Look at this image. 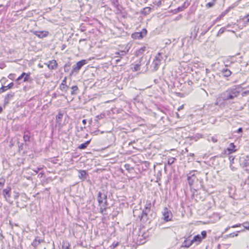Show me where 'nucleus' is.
Instances as JSON below:
<instances>
[{
	"instance_id": "nucleus-1",
	"label": "nucleus",
	"mask_w": 249,
	"mask_h": 249,
	"mask_svg": "<svg viewBox=\"0 0 249 249\" xmlns=\"http://www.w3.org/2000/svg\"><path fill=\"white\" fill-rule=\"evenodd\" d=\"M239 93L240 91L236 88L231 89L223 93L221 95V98L224 101L232 100L237 97L239 95Z\"/></svg>"
},
{
	"instance_id": "nucleus-2",
	"label": "nucleus",
	"mask_w": 249,
	"mask_h": 249,
	"mask_svg": "<svg viewBox=\"0 0 249 249\" xmlns=\"http://www.w3.org/2000/svg\"><path fill=\"white\" fill-rule=\"evenodd\" d=\"M206 231H201L200 234L195 235L192 239L193 244L196 243V245L199 244L201 242L202 240L206 237Z\"/></svg>"
},
{
	"instance_id": "nucleus-3",
	"label": "nucleus",
	"mask_w": 249,
	"mask_h": 249,
	"mask_svg": "<svg viewBox=\"0 0 249 249\" xmlns=\"http://www.w3.org/2000/svg\"><path fill=\"white\" fill-rule=\"evenodd\" d=\"M162 214L163 215V219L166 222L171 221L172 220L173 215L172 213L167 208L165 207L162 212Z\"/></svg>"
},
{
	"instance_id": "nucleus-4",
	"label": "nucleus",
	"mask_w": 249,
	"mask_h": 249,
	"mask_svg": "<svg viewBox=\"0 0 249 249\" xmlns=\"http://www.w3.org/2000/svg\"><path fill=\"white\" fill-rule=\"evenodd\" d=\"M161 53H159L158 56H156L152 64L153 69L155 71H157L160 65L161 61L162 60V58L161 56Z\"/></svg>"
},
{
	"instance_id": "nucleus-5",
	"label": "nucleus",
	"mask_w": 249,
	"mask_h": 249,
	"mask_svg": "<svg viewBox=\"0 0 249 249\" xmlns=\"http://www.w3.org/2000/svg\"><path fill=\"white\" fill-rule=\"evenodd\" d=\"M86 63V60L84 59L78 61L75 65L73 66L71 73L78 71Z\"/></svg>"
},
{
	"instance_id": "nucleus-6",
	"label": "nucleus",
	"mask_w": 249,
	"mask_h": 249,
	"mask_svg": "<svg viewBox=\"0 0 249 249\" xmlns=\"http://www.w3.org/2000/svg\"><path fill=\"white\" fill-rule=\"evenodd\" d=\"M11 188L10 187H7L6 188L4 189L2 191V195L3 196L5 200L7 202L9 201V199L11 197Z\"/></svg>"
},
{
	"instance_id": "nucleus-7",
	"label": "nucleus",
	"mask_w": 249,
	"mask_h": 249,
	"mask_svg": "<svg viewBox=\"0 0 249 249\" xmlns=\"http://www.w3.org/2000/svg\"><path fill=\"white\" fill-rule=\"evenodd\" d=\"M107 196L106 194H103L102 193L99 192L97 196V200L98 202L99 203V204H101L102 203H103V201L105 200L104 203L106 205H107Z\"/></svg>"
},
{
	"instance_id": "nucleus-8",
	"label": "nucleus",
	"mask_w": 249,
	"mask_h": 249,
	"mask_svg": "<svg viewBox=\"0 0 249 249\" xmlns=\"http://www.w3.org/2000/svg\"><path fill=\"white\" fill-rule=\"evenodd\" d=\"M195 172L196 171H192L188 175L187 180L188 184L190 186L193 185L196 178Z\"/></svg>"
},
{
	"instance_id": "nucleus-9",
	"label": "nucleus",
	"mask_w": 249,
	"mask_h": 249,
	"mask_svg": "<svg viewBox=\"0 0 249 249\" xmlns=\"http://www.w3.org/2000/svg\"><path fill=\"white\" fill-rule=\"evenodd\" d=\"M191 236H189L188 237L185 238V239L182 243L181 247L189 248L193 244L192 239L191 240L190 239Z\"/></svg>"
},
{
	"instance_id": "nucleus-10",
	"label": "nucleus",
	"mask_w": 249,
	"mask_h": 249,
	"mask_svg": "<svg viewBox=\"0 0 249 249\" xmlns=\"http://www.w3.org/2000/svg\"><path fill=\"white\" fill-rule=\"evenodd\" d=\"M149 211H150L143 209L141 215L139 216L141 220L146 221L148 220V213L149 212Z\"/></svg>"
},
{
	"instance_id": "nucleus-11",
	"label": "nucleus",
	"mask_w": 249,
	"mask_h": 249,
	"mask_svg": "<svg viewBox=\"0 0 249 249\" xmlns=\"http://www.w3.org/2000/svg\"><path fill=\"white\" fill-rule=\"evenodd\" d=\"M49 69L54 70L57 67V63L54 60L50 61L48 64H46Z\"/></svg>"
},
{
	"instance_id": "nucleus-12",
	"label": "nucleus",
	"mask_w": 249,
	"mask_h": 249,
	"mask_svg": "<svg viewBox=\"0 0 249 249\" xmlns=\"http://www.w3.org/2000/svg\"><path fill=\"white\" fill-rule=\"evenodd\" d=\"M236 151L235 149V146L233 143H231L229 147L227 148L226 151L228 152V154H231L235 152Z\"/></svg>"
},
{
	"instance_id": "nucleus-13",
	"label": "nucleus",
	"mask_w": 249,
	"mask_h": 249,
	"mask_svg": "<svg viewBox=\"0 0 249 249\" xmlns=\"http://www.w3.org/2000/svg\"><path fill=\"white\" fill-rule=\"evenodd\" d=\"M35 35L39 38H43L46 37L48 35V32L46 31L37 32L35 33Z\"/></svg>"
},
{
	"instance_id": "nucleus-14",
	"label": "nucleus",
	"mask_w": 249,
	"mask_h": 249,
	"mask_svg": "<svg viewBox=\"0 0 249 249\" xmlns=\"http://www.w3.org/2000/svg\"><path fill=\"white\" fill-rule=\"evenodd\" d=\"M14 86V83L13 82L10 83L8 86H2L0 88V93H2L5 91H6L8 89H12Z\"/></svg>"
},
{
	"instance_id": "nucleus-15",
	"label": "nucleus",
	"mask_w": 249,
	"mask_h": 249,
	"mask_svg": "<svg viewBox=\"0 0 249 249\" xmlns=\"http://www.w3.org/2000/svg\"><path fill=\"white\" fill-rule=\"evenodd\" d=\"M15 95L14 92H10L8 94H7L4 98V104H7L9 103L10 100L12 99Z\"/></svg>"
},
{
	"instance_id": "nucleus-16",
	"label": "nucleus",
	"mask_w": 249,
	"mask_h": 249,
	"mask_svg": "<svg viewBox=\"0 0 249 249\" xmlns=\"http://www.w3.org/2000/svg\"><path fill=\"white\" fill-rule=\"evenodd\" d=\"M221 73L225 77H229L231 74V71L227 68L223 69L221 70Z\"/></svg>"
},
{
	"instance_id": "nucleus-17",
	"label": "nucleus",
	"mask_w": 249,
	"mask_h": 249,
	"mask_svg": "<svg viewBox=\"0 0 249 249\" xmlns=\"http://www.w3.org/2000/svg\"><path fill=\"white\" fill-rule=\"evenodd\" d=\"M132 36L133 38L135 39H142L143 37V35H142V33H135L134 34H133L132 35Z\"/></svg>"
},
{
	"instance_id": "nucleus-18",
	"label": "nucleus",
	"mask_w": 249,
	"mask_h": 249,
	"mask_svg": "<svg viewBox=\"0 0 249 249\" xmlns=\"http://www.w3.org/2000/svg\"><path fill=\"white\" fill-rule=\"evenodd\" d=\"M151 10V8L150 7H146L142 9V10L141 11V13L144 15H146L150 13Z\"/></svg>"
},
{
	"instance_id": "nucleus-19",
	"label": "nucleus",
	"mask_w": 249,
	"mask_h": 249,
	"mask_svg": "<svg viewBox=\"0 0 249 249\" xmlns=\"http://www.w3.org/2000/svg\"><path fill=\"white\" fill-rule=\"evenodd\" d=\"M91 140H89V141H86L84 143H83L81 144L79 146L78 148L81 149H84L87 148L88 145L89 144Z\"/></svg>"
},
{
	"instance_id": "nucleus-20",
	"label": "nucleus",
	"mask_w": 249,
	"mask_h": 249,
	"mask_svg": "<svg viewBox=\"0 0 249 249\" xmlns=\"http://www.w3.org/2000/svg\"><path fill=\"white\" fill-rule=\"evenodd\" d=\"M151 207V203L150 200H146L145 202V204L144 206V208L143 209L147 210L148 211L150 210Z\"/></svg>"
},
{
	"instance_id": "nucleus-21",
	"label": "nucleus",
	"mask_w": 249,
	"mask_h": 249,
	"mask_svg": "<svg viewBox=\"0 0 249 249\" xmlns=\"http://www.w3.org/2000/svg\"><path fill=\"white\" fill-rule=\"evenodd\" d=\"M71 89L72 90V91H71V95L75 94L76 91L78 89V88L77 86H73Z\"/></svg>"
},
{
	"instance_id": "nucleus-22",
	"label": "nucleus",
	"mask_w": 249,
	"mask_h": 249,
	"mask_svg": "<svg viewBox=\"0 0 249 249\" xmlns=\"http://www.w3.org/2000/svg\"><path fill=\"white\" fill-rule=\"evenodd\" d=\"M216 0H213L212 1L209 2L206 4V7L208 8H211L213 7L215 4Z\"/></svg>"
},
{
	"instance_id": "nucleus-23",
	"label": "nucleus",
	"mask_w": 249,
	"mask_h": 249,
	"mask_svg": "<svg viewBox=\"0 0 249 249\" xmlns=\"http://www.w3.org/2000/svg\"><path fill=\"white\" fill-rule=\"evenodd\" d=\"M5 178H0V190L3 187L4 185L5 184Z\"/></svg>"
},
{
	"instance_id": "nucleus-24",
	"label": "nucleus",
	"mask_w": 249,
	"mask_h": 249,
	"mask_svg": "<svg viewBox=\"0 0 249 249\" xmlns=\"http://www.w3.org/2000/svg\"><path fill=\"white\" fill-rule=\"evenodd\" d=\"M68 88V87L66 85H64V84H61V85L60 86V89L61 90L65 92L67 91Z\"/></svg>"
},
{
	"instance_id": "nucleus-25",
	"label": "nucleus",
	"mask_w": 249,
	"mask_h": 249,
	"mask_svg": "<svg viewBox=\"0 0 249 249\" xmlns=\"http://www.w3.org/2000/svg\"><path fill=\"white\" fill-rule=\"evenodd\" d=\"M86 176V172L84 170H81L80 171V175H79L80 178H85Z\"/></svg>"
},
{
	"instance_id": "nucleus-26",
	"label": "nucleus",
	"mask_w": 249,
	"mask_h": 249,
	"mask_svg": "<svg viewBox=\"0 0 249 249\" xmlns=\"http://www.w3.org/2000/svg\"><path fill=\"white\" fill-rule=\"evenodd\" d=\"M175 160L176 159L174 158L171 157L169 158L168 160V164L169 165L172 164L175 162Z\"/></svg>"
},
{
	"instance_id": "nucleus-27",
	"label": "nucleus",
	"mask_w": 249,
	"mask_h": 249,
	"mask_svg": "<svg viewBox=\"0 0 249 249\" xmlns=\"http://www.w3.org/2000/svg\"><path fill=\"white\" fill-rule=\"evenodd\" d=\"M70 69V64H66L64 66V71L65 72H68Z\"/></svg>"
},
{
	"instance_id": "nucleus-28",
	"label": "nucleus",
	"mask_w": 249,
	"mask_h": 249,
	"mask_svg": "<svg viewBox=\"0 0 249 249\" xmlns=\"http://www.w3.org/2000/svg\"><path fill=\"white\" fill-rule=\"evenodd\" d=\"M63 113L61 112H59L56 117V119L57 120H61L62 119V118L63 117Z\"/></svg>"
},
{
	"instance_id": "nucleus-29",
	"label": "nucleus",
	"mask_w": 249,
	"mask_h": 249,
	"mask_svg": "<svg viewBox=\"0 0 249 249\" xmlns=\"http://www.w3.org/2000/svg\"><path fill=\"white\" fill-rule=\"evenodd\" d=\"M209 141H212L213 142H217V139L215 136L211 137L209 139Z\"/></svg>"
},
{
	"instance_id": "nucleus-30",
	"label": "nucleus",
	"mask_w": 249,
	"mask_h": 249,
	"mask_svg": "<svg viewBox=\"0 0 249 249\" xmlns=\"http://www.w3.org/2000/svg\"><path fill=\"white\" fill-rule=\"evenodd\" d=\"M140 65L139 64H136L135 65L134 67L133 71H137L140 70Z\"/></svg>"
},
{
	"instance_id": "nucleus-31",
	"label": "nucleus",
	"mask_w": 249,
	"mask_h": 249,
	"mask_svg": "<svg viewBox=\"0 0 249 249\" xmlns=\"http://www.w3.org/2000/svg\"><path fill=\"white\" fill-rule=\"evenodd\" d=\"M30 136H28V135H26V134H24V135L23 136V140L25 142H28L30 141Z\"/></svg>"
},
{
	"instance_id": "nucleus-32",
	"label": "nucleus",
	"mask_w": 249,
	"mask_h": 249,
	"mask_svg": "<svg viewBox=\"0 0 249 249\" xmlns=\"http://www.w3.org/2000/svg\"><path fill=\"white\" fill-rule=\"evenodd\" d=\"M30 75V73H26V74H25V77L24 78V82H26V81H29V76Z\"/></svg>"
},
{
	"instance_id": "nucleus-33",
	"label": "nucleus",
	"mask_w": 249,
	"mask_h": 249,
	"mask_svg": "<svg viewBox=\"0 0 249 249\" xmlns=\"http://www.w3.org/2000/svg\"><path fill=\"white\" fill-rule=\"evenodd\" d=\"M26 74V73L23 72L17 79V81H19L21 80L25 75Z\"/></svg>"
},
{
	"instance_id": "nucleus-34",
	"label": "nucleus",
	"mask_w": 249,
	"mask_h": 249,
	"mask_svg": "<svg viewBox=\"0 0 249 249\" xmlns=\"http://www.w3.org/2000/svg\"><path fill=\"white\" fill-rule=\"evenodd\" d=\"M225 31V29L224 28H221L218 31L217 36H219L220 34H222Z\"/></svg>"
},
{
	"instance_id": "nucleus-35",
	"label": "nucleus",
	"mask_w": 249,
	"mask_h": 249,
	"mask_svg": "<svg viewBox=\"0 0 249 249\" xmlns=\"http://www.w3.org/2000/svg\"><path fill=\"white\" fill-rule=\"evenodd\" d=\"M112 3L114 6H116L118 5V0H112Z\"/></svg>"
},
{
	"instance_id": "nucleus-36",
	"label": "nucleus",
	"mask_w": 249,
	"mask_h": 249,
	"mask_svg": "<svg viewBox=\"0 0 249 249\" xmlns=\"http://www.w3.org/2000/svg\"><path fill=\"white\" fill-rule=\"evenodd\" d=\"M107 208L106 207L102 208L101 207L100 208V213L102 214H105L104 212L106 211Z\"/></svg>"
},
{
	"instance_id": "nucleus-37",
	"label": "nucleus",
	"mask_w": 249,
	"mask_h": 249,
	"mask_svg": "<svg viewBox=\"0 0 249 249\" xmlns=\"http://www.w3.org/2000/svg\"><path fill=\"white\" fill-rule=\"evenodd\" d=\"M146 47H144V46L142 47L140 49L139 52L140 53H142L146 50Z\"/></svg>"
},
{
	"instance_id": "nucleus-38",
	"label": "nucleus",
	"mask_w": 249,
	"mask_h": 249,
	"mask_svg": "<svg viewBox=\"0 0 249 249\" xmlns=\"http://www.w3.org/2000/svg\"><path fill=\"white\" fill-rule=\"evenodd\" d=\"M183 7L181 6V7H178L177 9V12H179V11H182L183 10Z\"/></svg>"
},
{
	"instance_id": "nucleus-39",
	"label": "nucleus",
	"mask_w": 249,
	"mask_h": 249,
	"mask_svg": "<svg viewBox=\"0 0 249 249\" xmlns=\"http://www.w3.org/2000/svg\"><path fill=\"white\" fill-rule=\"evenodd\" d=\"M242 131H243L242 128L240 127V128H239L237 129V130L236 132H237V133H242Z\"/></svg>"
},
{
	"instance_id": "nucleus-40",
	"label": "nucleus",
	"mask_w": 249,
	"mask_h": 249,
	"mask_svg": "<svg viewBox=\"0 0 249 249\" xmlns=\"http://www.w3.org/2000/svg\"><path fill=\"white\" fill-rule=\"evenodd\" d=\"M66 80H67V78L65 77L64 79L62 80L61 84H64V85H66Z\"/></svg>"
},
{
	"instance_id": "nucleus-41",
	"label": "nucleus",
	"mask_w": 249,
	"mask_h": 249,
	"mask_svg": "<svg viewBox=\"0 0 249 249\" xmlns=\"http://www.w3.org/2000/svg\"><path fill=\"white\" fill-rule=\"evenodd\" d=\"M19 197V194L18 193H16V194L14 196V199H17Z\"/></svg>"
},
{
	"instance_id": "nucleus-42",
	"label": "nucleus",
	"mask_w": 249,
	"mask_h": 249,
	"mask_svg": "<svg viewBox=\"0 0 249 249\" xmlns=\"http://www.w3.org/2000/svg\"><path fill=\"white\" fill-rule=\"evenodd\" d=\"M118 245V243L117 242L116 243H113L112 244V247L113 249L115 248Z\"/></svg>"
},
{
	"instance_id": "nucleus-43",
	"label": "nucleus",
	"mask_w": 249,
	"mask_h": 249,
	"mask_svg": "<svg viewBox=\"0 0 249 249\" xmlns=\"http://www.w3.org/2000/svg\"><path fill=\"white\" fill-rule=\"evenodd\" d=\"M115 58H118L117 59H116L115 61H116V62L117 64L118 63V62H120L121 60L119 58L118 56H115Z\"/></svg>"
},
{
	"instance_id": "nucleus-44",
	"label": "nucleus",
	"mask_w": 249,
	"mask_h": 249,
	"mask_svg": "<svg viewBox=\"0 0 249 249\" xmlns=\"http://www.w3.org/2000/svg\"><path fill=\"white\" fill-rule=\"evenodd\" d=\"M141 33H142L143 35V34L144 35H146L147 33V30L145 29H143Z\"/></svg>"
},
{
	"instance_id": "nucleus-45",
	"label": "nucleus",
	"mask_w": 249,
	"mask_h": 249,
	"mask_svg": "<svg viewBox=\"0 0 249 249\" xmlns=\"http://www.w3.org/2000/svg\"><path fill=\"white\" fill-rule=\"evenodd\" d=\"M41 168H37L36 169H34L33 171L36 173H37L39 170H40Z\"/></svg>"
},
{
	"instance_id": "nucleus-46",
	"label": "nucleus",
	"mask_w": 249,
	"mask_h": 249,
	"mask_svg": "<svg viewBox=\"0 0 249 249\" xmlns=\"http://www.w3.org/2000/svg\"><path fill=\"white\" fill-rule=\"evenodd\" d=\"M63 248H65V249H69V246L67 245V244L65 245V244L62 246Z\"/></svg>"
},
{
	"instance_id": "nucleus-47",
	"label": "nucleus",
	"mask_w": 249,
	"mask_h": 249,
	"mask_svg": "<svg viewBox=\"0 0 249 249\" xmlns=\"http://www.w3.org/2000/svg\"><path fill=\"white\" fill-rule=\"evenodd\" d=\"M245 18H247V22H249V14L248 15H247L245 17Z\"/></svg>"
},
{
	"instance_id": "nucleus-48",
	"label": "nucleus",
	"mask_w": 249,
	"mask_h": 249,
	"mask_svg": "<svg viewBox=\"0 0 249 249\" xmlns=\"http://www.w3.org/2000/svg\"><path fill=\"white\" fill-rule=\"evenodd\" d=\"M82 123L84 124H86V123H87V120L86 119H84L82 120Z\"/></svg>"
},
{
	"instance_id": "nucleus-49",
	"label": "nucleus",
	"mask_w": 249,
	"mask_h": 249,
	"mask_svg": "<svg viewBox=\"0 0 249 249\" xmlns=\"http://www.w3.org/2000/svg\"><path fill=\"white\" fill-rule=\"evenodd\" d=\"M239 226H240V225H234L231 226V228H235V227H238Z\"/></svg>"
},
{
	"instance_id": "nucleus-50",
	"label": "nucleus",
	"mask_w": 249,
	"mask_h": 249,
	"mask_svg": "<svg viewBox=\"0 0 249 249\" xmlns=\"http://www.w3.org/2000/svg\"><path fill=\"white\" fill-rule=\"evenodd\" d=\"M121 53H122V54H121V55H123V54L124 52H121ZM116 54H118V55H121V54H120V52H117V53H116Z\"/></svg>"
},
{
	"instance_id": "nucleus-51",
	"label": "nucleus",
	"mask_w": 249,
	"mask_h": 249,
	"mask_svg": "<svg viewBox=\"0 0 249 249\" xmlns=\"http://www.w3.org/2000/svg\"><path fill=\"white\" fill-rule=\"evenodd\" d=\"M246 166L247 165L249 164V159L246 160Z\"/></svg>"
},
{
	"instance_id": "nucleus-52",
	"label": "nucleus",
	"mask_w": 249,
	"mask_h": 249,
	"mask_svg": "<svg viewBox=\"0 0 249 249\" xmlns=\"http://www.w3.org/2000/svg\"><path fill=\"white\" fill-rule=\"evenodd\" d=\"M12 77H13V75L12 74H10L9 76H8V77L10 79H12Z\"/></svg>"
},
{
	"instance_id": "nucleus-53",
	"label": "nucleus",
	"mask_w": 249,
	"mask_h": 249,
	"mask_svg": "<svg viewBox=\"0 0 249 249\" xmlns=\"http://www.w3.org/2000/svg\"><path fill=\"white\" fill-rule=\"evenodd\" d=\"M248 93H249V91H244L243 94H247Z\"/></svg>"
},
{
	"instance_id": "nucleus-54",
	"label": "nucleus",
	"mask_w": 249,
	"mask_h": 249,
	"mask_svg": "<svg viewBox=\"0 0 249 249\" xmlns=\"http://www.w3.org/2000/svg\"><path fill=\"white\" fill-rule=\"evenodd\" d=\"M230 167H231V169L232 170H233V171H234V167H233V166H232L231 165V166H230Z\"/></svg>"
},
{
	"instance_id": "nucleus-55",
	"label": "nucleus",
	"mask_w": 249,
	"mask_h": 249,
	"mask_svg": "<svg viewBox=\"0 0 249 249\" xmlns=\"http://www.w3.org/2000/svg\"><path fill=\"white\" fill-rule=\"evenodd\" d=\"M86 40V39H81L80 40L79 42H81L82 41H84Z\"/></svg>"
},
{
	"instance_id": "nucleus-56",
	"label": "nucleus",
	"mask_w": 249,
	"mask_h": 249,
	"mask_svg": "<svg viewBox=\"0 0 249 249\" xmlns=\"http://www.w3.org/2000/svg\"><path fill=\"white\" fill-rule=\"evenodd\" d=\"M84 128H85V127H80V130L83 131L84 130Z\"/></svg>"
},
{
	"instance_id": "nucleus-57",
	"label": "nucleus",
	"mask_w": 249,
	"mask_h": 249,
	"mask_svg": "<svg viewBox=\"0 0 249 249\" xmlns=\"http://www.w3.org/2000/svg\"><path fill=\"white\" fill-rule=\"evenodd\" d=\"M231 227H228L226 229H225V231H228Z\"/></svg>"
},
{
	"instance_id": "nucleus-58",
	"label": "nucleus",
	"mask_w": 249,
	"mask_h": 249,
	"mask_svg": "<svg viewBox=\"0 0 249 249\" xmlns=\"http://www.w3.org/2000/svg\"><path fill=\"white\" fill-rule=\"evenodd\" d=\"M2 108L1 107H0V113L2 112Z\"/></svg>"
},
{
	"instance_id": "nucleus-59",
	"label": "nucleus",
	"mask_w": 249,
	"mask_h": 249,
	"mask_svg": "<svg viewBox=\"0 0 249 249\" xmlns=\"http://www.w3.org/2000/svg\"><path fill=\"white\" fill-rule=\"evenodd\" d=\"M38 67H39L40 68H42V66L40 64L38 65Z\"/></svg>"
},
{
	"instance_id": "nucleus-60",
	"label": "nucleus",
	"mask_w": 249,
	"mask_h": 249,
	"mask_svg": "<svg viewBox=\"0 0 249 249\" xmlns=\"http://www.w3.org/2000/svg\"><path fill=\"white\" fill-rule=\"evenodd\" d=\"M234 158L233 157H232V159H231V160H232V161H233V160H234Z\"/></svg>"
},
{
	"instance_id": "nucleus-61",
	"label": "nucleus",
	"mask_w": 249,
	"mask_h": 249,
	"mask_svg": "<svg viewBox=\"0 0 249 249\" xmlns=\"http://www.w3.org/2000/svg\"><path fill=\"white\" fill-rule=\"evenodd\" d=\"M231 158H232V157H231V156H230V157H229V159H230V160H231Z\"/></svg>"
},
{
	"instance_id": "nucleus-62",
	"label": "nucleus",
	"mask_w": 249,
	"mask_h": 249,
	"mask_svg": "<svg viewBox=\"0 0 249 249\" xmlns=\"http://www.w3.org/2000/svg\"><path fill=\"white\" fill-rule=\"evenodd\" d=\"M237 235H238L237 233L235 234V236H237Z\"/></svg>"
},
{
	"instance_id": "nucleus-63",
	"label": "nucleus",
	"mask_w": 249,
	"mask_h": 249,
	"mask_svg": "<svg viewBox=\"0 0 249 249\" xmlns=\"http://www.w3.org/2000/svg\"><path fill=\"white\" fill-rule=\"evenodd\" d=\"M158 3H159L160 4V3H161L160 1H159L158 2Z\"/></svg>"
},
{
	"instance_id": "nucleus-64",
	"label": "nucleus",
	"mask_w": 249,
	"mask_h": 249,
	"mask_svg": "<svg viewBox=\"0 0 249 249\" xmlns=\"http://www.w3.org/2000/svg\"><path fill=\"white\" fill-rule=\"evenodd\" d=\"M194 154H191V156H193Z\"/></svg>"
}]
</instances>
